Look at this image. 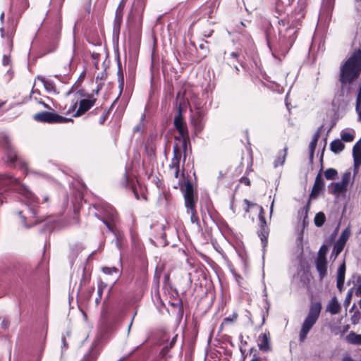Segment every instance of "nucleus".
I'll list each match as a JSON object with an SVG mask.
<instances>
[{
	"label": "nucleus",
	"mask_w": 361,
	"mask_h": 361,
	"mask_svg": "<svg viewBox=\"0 0 361 361\" xmlns=\"http://www.w3.org/2000/svg\"><path fill=\"white\" fill-rule=\"evenodd\" d=\"M361 72V49L355 51L341 66L339 80L343 85L350 84Z\"/></svg>",
	"instance_id": "f257e3e1"
},
{
	"label": "nucleus",
	"mask_w": 361,
	"mask_h": 361,
	"mask_svg": "<svg viewBox=\"0 0 361 361\" xmlns=\"http://www.w3.org/2000/svg\"><path fill=\"white\" fill-rule=\"evenodd\" d=\"M354 178L352 177L350 170L341 174V180L331 183L327 188L329 194L335 197L337 200H345L349 187L353 183Z\"/></svg>",
	"instance_id": "f03ea898"
},
{
	"label": "nucleus",
	"mask_w": 361,
	"mask_h": 361,
	"mask_svg": "<svg viewBox=\"0 0 361 361\" xmlns=\"http://www.w3.org/2000/svg\"><path fill=\"white\" fill-rule=\"evenodd\" d=\"M273 207L274 204H265V208L259 204H247V207L244 208V210L246 212H247L251 207H256L257 210L259 212L258 219L259 221L260 228L257 233L262 241L263 248H264L267 245V238L269 233L265 214L269 212V215L271 218L273 212Z\"/></svg>",
	"instance_id": "7ed1b4c3"
},
{
	"label": "nucleus",
	"mask_w": 361,
	"mask_h": 361,
	"mask_svg": "<svg viewBox=\"0 0 361 361\" xmlns=\"http://www.w3.org/2000/svg\"><path fill=\"white\" fill-rule=\"evenodd\" d=\"M95 210L94 216L101 220L108 229L115 233L116 228L113 224L118 220V214L111 204H92Z\"/></svg>",
	"instance_id": "20e7f679"
},
{
	"label": "nucleus",
	"mask_w": 361,
	"mask_h": 361,
	"mask_svg": "<svg viewBox=\"0 0 361 361\" xmlns=\"http://www.w3.org/2000/svg\"><path fill=\"white\" fill-rule=\"evenodd\" d=\"M322 310V304L319 302H312L310 305V310L307 317H305L300 329L299 339L302 342L307 338V336L316 324Z\"/></svg>",
	"instance_id": "39448f33"
},
{
	"label": "nucleus",
	"mask_w": 361,
	"mask_h": 361,
	"mask_svg": "<svg viewBox=\"0 0 361 361\" xmlns=\"http://www.w3.org/2000/svg\"><path fill=\"white\" fill-rule=\"evenodd\" d=\"M0 185H9L18 187L20 193L22 194L25 199L33 203L39 202V199L24 185H22L18 178H16L9 175H1L0 176Z\"/></svg>",
	"instance_id": "423d86ee"
},
{
	"label": "nucleus",
	"mask_w": 361,
	"mask_h": 361,
	"mask_svg": "<svg viewBox=\"0 0 361 361\" xmlns=\"http://www.w3.org/2000/svg\"><path fill=\"white\" fill-rule=\"evenodd\" d=\"M37 213L38 204H21V208L18 212L25 227H30L40 221L37 218Z\"/></svg>",
	"instance_id": "0eeeda50"
},
{
	"label": "nucleus",
	"mask_w": 361,
	"mask_h": 361,
	"mask_svg": "<svg viewBox=\"0 0 361 361\" xmlns=\"http://www.w3.org/2000/svg\"><path fill=\"white\" fill-rule=\"evenodd\" d=\"M37 121L47 123H66L73 122V119L62 116L55 112L42 111L34 115Z\"/></svg>",
	"instance_id": "6e6552de"
},
{
	"label": "nucleus",
	"mask_w": 361,
	"mask_h": 361,
	"mask_svg": "<svg viewBox=\"0 0 361 361\" xmlns=\"http://www.w3.org/2000/svg\"><path fill=\"white\" fill-rule=\"evenodd\" d=\"M145 8V0H135L130 13L128 17V23H137L138 25L142 23V12Z\"/></svg>",
	"instance_id": "1a4fd4ad"
},
{
	"label": "nucleus",
	"mask_w": 361,
	"mask_h": 361,
	"mask_svg": "<svg viewBox=\"0 0 361 361\" xmlns=\"http://www.w3.org/2000/svg\"><path fill=\"white\" fill-rule=\"evenodd\" d=\"M282 27H279V34L281 42L286 46H291L295 39L296 31L293 27H286L285 23L281 20Z\"/></svg>",
	"instance_id": "9d476101"
},
{
	"label": "nucleus",
	"mask_w": 361,
	"mask_h": 361,
	"mask_svg": "<svg viewBox=\"0 0 361 361\" xmlns=\"http://www.w3.org/2000/svg\"><path fill=\"white\" fill-rule=\"evenodd\" d=\"M173 123L176 129L178 131L179 135L183 140L182 145L185 149L187 145V142L189 140V135L187 126L183 120L180 112L175 116Z\"/></svg>",
	"instance_id": "9b49d317"
},
{
	"label": "nucleus",
	"mask_w": 361,
	"mask_h": 361,
	"mask_svg": "<svg viewBox=\"0 0 361 361\" xmlns=\"http://www.w3.org/2000/svg\"><path fill=\"white\" fill-rule=\"evenodd\" d=\"M4 147L6 153V156L8 157V159L12 164H16V163L19 162L21 165L22 168H26L27 164L24 162H22V161L18 158L16 152L15 150V148L12 145L10 140L7 138H6L4 140Z\"/></svg>",
	"instance_id": "f8f14e48"
},
{
	"label": "nucleus",
	"mask_w": 361,
	"mask_h": 361,
	"mask_svg": "<svg viewBox=\"0 0 361 361\" xmlns=\"http://www.w3.org/2000/svg\"><path fill=\"white\" fill-rule=\"evenodd\" d=\"M184 185L180 183V185H175V188L180 187V190L185 199V203H195V192L192 183L189 180H183Z\"/></svg>",
	"instance_id": "ddd939ff"
},
{
	"label": "nucleus",
	"mask_w": 361,
	"mask_h": 361,
	"mask_svg": "<svg viewBox=\"0 0 361 361\" xmlns=\"http://www.w3.org/2000/svg\"><path fill=\"white\" fill-rule=\"evenodd\" d=\"M73 195L68 201H71V203H81L83 200V192L85 190V185L80 181H75L73 184Z\"/></svg>",
	"instance_id": "4468645a"
},
{
	"label": "nucleus",
	"mask_w": 361,
	"mask_h": 361,
	"mask_svg": "<svg viewBox=\"0 0 361 361\" xmlns=\"http://www.w3.org/2000/svg\"><path fill=\"white\" fill-rule=\"evenodd\" d=\"M101 338L97 337L93 341L88 353L84 356L81 361H96L98 355L100 353V343Z\"/></svg>",
	"instance_id": "2eb2a0df"
},
{
	"label": "nucleus",
	"mask_w": 361,
	"mask_h": 361,
	"mask_svg": "<svg viewBox=\"0 0 361 361\" xmlns=\"http://www.w3.org/2000/svg\"><path fill=\"white\" fill-rule=\"evenodd\" d=\"M324 188V181L321 171L317 175L310 195V200L316 199Z\"/></svg>",
	"instance_id": "dca6fc26"
},
{
	"label": "nucleus",
	"mask_w": 361,
	"mask_h": 361,
	"mask_svg": "<svg viewBox=\"0 0 361 361\" xmlns=\"http://www.w3.org/2000/svg\"><path fill=\"white\" fill-rule=\"evenodd\" d=\"M310 209V204H306L301 210L299 211V221L302 224V230L308 226V212ZM298 240L300 243L302 240V231L299 233Z\"/></svg>",
	"instance_id": "f3484780"
},
{
	"label": "nucleus",
	"mask_w": 361,
	"mask_h": 361,
	"mask_svg": "<svg viewBox=\"0 0 361 361\" xmlns=\"http://www.w3.org/2000/svg\"><path fill=\"white\" fill-rule=\"evenodd\" d=\"M200 212L202 219L204 222H207L209 219H213L214 217L215 211L212 204H199Z\"/></svg>",
	"instance_id": "a211bd4d"
},
{
	"label": "nucleus",
	"mask_w": 361,
	"mask_h": 361,
	"mask_svg": "<svg viewBox=\"0 0 361 361\" xmlns=\"http://www.w3.org/2000/svg\"><path fill=\"white\" fill-rule=\"evenodd\" d=\"M95 99H82L79 104V108L75 113L74 116L78 117L87 111L94 104Z\"/></svg>",
	"instance_id": "6ab92c4d"
},
{
	"label": "nucleus",
	"mask_w": 361,
	"mask_h": 361,
	"mask_svg": "<svg viewBox=\"0 0 361 361\" xmlns=\"http://www.w3.org/2000/svg\"><path fill=\"white\" fill-rule=\"evenodd\" d=\"M316 267L320 278L323 279L326 275L327 271V262L324 256L319 255L317 257Z\"/></svg>",
	"instance_id": "aec40b11"
},
{
	"label": "nucleus",
	"mask_w": 361,
	"mask_h": 361,
	"mask_svg": "<svg viewBox=\"0 0 361 361\" xmlns=\"http://www.w3.org/2000/svg\"><path fill=\"white\" fill-rule=\"evenodd\" d=\"M353 157L354 167L358 169L361 165V139L353 147Z\"/></svg>",
	"instance_id": "412c9836"
},
{
	"label": "nucleus",
	"mask_w": 361,
	"mask_h": 361,
	"mask_svg": "<svg viewBox=\"0 0 361 361\" xmlns=\"http://www.w3.org/2000/svg\"><path fill=\"white\" fill-rule=\"evenodd\" d=\"M1 35V37L6 39V42L7 43V45L10 49H12L13 47V39L12 37L15 32L14 27H8L7 30L6 31L4 27L0 28Z\"/></svg>",
	"instance_id": "4be33fe9"
},
{
	"label": "nucleus",
	"mask_w": 361,
	"mask_h": 361,
	"mask_svg": "<svg viewBox=\"0 0 361 361\" xmlns=\"http://www.w3.org/2000/svg\"><path fill=\"white\" fill-rule=\"evenodd\" d=\"M173 156L171 159L169 168H180V161L182 156V153L179 146L176 144L173 148Z\"/></svg>",
	"instance_id": "5701e85b"
},
{
	"label": "nucleus",
	"mask_w": 361,
	"mask_h": 361,
	"mask_svg": "<svg viewBox=\"0 0 361 361\" xmlns=\"http://www.w3.org/2000/svg\"><path fill=\"white\" fill-rule=\"evenodd\" d=\"M258 347L263 352H268L270 350L269 334L264 333L259 335Z\"/></svg>",
	"instance_id": "b1692460"
},
{
	"label": "nucleus",
	"mask_w": 361,
	"mask_h": 361,
	"mask_svg": "<svg viewBox=\"0 0 361 361\" xmlns=\"http://www.w3.org/2000/svg\"><path fill=\"white\" fill-rule=\"evenodd\" d=\"M345 264L343 262L337 270V288L339 290L343 286L345 281Z\"/></svg>",
	"instance_id": "393cba45"
},
{
	"label": "nucleus",
	"mask_w": 361,
	"mask_h": 361,
	"mask_svg": "<svg viewBox=\"0 0 361 361\" xmlns=\"http://www.w3.org/2000/svg\"><path fill=\"white\" fill-rule=\"evenodd\" d=\"M104 274L114 276V283H116L121 276V271L115 267H104L102 268Z\"/></svg>",
	"instance_id": "a878e982"
},
{
	"label": "nucleus",
	"mask_w": 361,
	"mask_h": 361,
	"mask_svg": "<svg viewBox=\"0 0 361 361\" xmlns=\"http://www.w3.org/2000/svg\"><path fill=\"white\" fill-rule=\"evenodd\" d=\"M187 208V212L190 215L191 222L199 225V216L197 211V204H185Z\"/></svg>",
	"instance_id": "bb28decb"
},
{
	"label": "nucleus",
	"mask_w": 361,
	"mask_h": 361,
	"mask_svg": "<svg viewBox=\"0 0 361 361\" xmlns=\"http://www.w3.org/2000/svg\"><path fill=\"white\" fill-rule=\"evenodd\" d=\"M340 310L341 305L338 303L336 298H332L328 303L326 311L330 312L331 314H336L339 312Z\"/></svg>",
	"instance_id": "cd10ccee"
},
{
	"label": "nucleus",
	"mask_w": 361,
	"mask_h": 361,
	"mask_svg": "<svg viewBox=\"0 0 361 361\" xmlns=\"http://www.w3.org/2000/svg\"><path fill=\"white\" fill-rule=\"evenodd\" d=\"M287 151L288 148L287 147H285L282 151L279 152L277 158L274 162V166L275 168L278 167L279 166H282L284 164L287 156Z\"/></svg>",
	"instance_id": "c85d7f7f"
},
{
	"label": "nucleus",
	"mask_w": 361,
	"mask_h": 361,
	"mask_svg": "<svg viewBox=\"0 0 361 361\" xmlns=\"http://www.w3.org/2000/svg\"><path fill=\"white\" fill-rule=\"evenodd\" d=\"M345 339L349 343L354 345H361V334H357L351 331L347 335Z\"/></svg>",
	"instance_id": "c756f323"
},
{
	"label": "nucleus",
	"mask_w": 361,
	"mask_h": 361,
	"mask_svg": "<svg viewBox=\"0 0 361 361\" xmlns=\"http://www.w3.org/2000/svg\"><path fill=\"white\" fill-rule=\"evenodd\" d=\"M40 92L38 90H32L30 97L34 99L36 102L39 104H42L45 109L49 110H52V108L47 104H46L41 97Z\"/></svg>",
	"instance_id": "7c9ffc66"
},
{
	"label": "nucleus",
	"mask_w": 361,
	"mask_h": 361,
	"mask_svg": "<svg viewBox=\"0 0 361 361\" xmlns=\"http://www.w3.org/2000/svg\"><path fill=\"white\" fill-rule=\"evenodd\" d=\"M344 147V144L340 140H334L330 143L331 150L336 154L342 152Z\"/></svg>",
	"instance_id": "2f4dec72"
},
{
	"label": "nucleus",
	"mask_w": 361,
	"mask_h": 361,
	"mask_svg": "<svg viewBox=\"0 0 361 361\" xmlns=\"http://www.w3.org/2000/svg\"><path fill=\"white\" fill-rule=\"evenodd\" d=\"M37 79L42 82L44 89L48 92H55V87L52 82L47 80L46 78H44L42 76H37Z\"/></svg>",
	"instance_id": "473e14b6"
},
{
	"label": "nucleus",
	"mask_w": 361,
	"mask_h": 361,
	"mask_svg": "<svg viewBox=\"0 0 361 361\" xmlns=\"http://www.w3.org/2000/svg\"><path fill=\"white\" fill-rule=\"evenodd\" d=\"M350 235V226H348L342 231L337 242L342 243L343 245H345L348 239L349 238Z\"/></svg>",
	"instance_id": "72a5a7b5"
},
{
	"label": "nucleus",
	"mask_w": 361,
	"mask_h": 361,
	"mask_svg": "<svg viewBox=\"0 0 361 361\" xmlns=\"http://www.w3.org/2000/svg\"><path fill=\"white\" fill-rule=\"evenodd\" d=\"M169 172L174 178L178 179V185L185 180L183 173L180 174V168H169Z\"/></svg>",
	"instance_id": "f704fd0d"
},
{
	"label": "nucleus",
	"mask_w": 361,
	"mask_h": 361,
	"mask_svg": "<svg viewBox=\"0 0 361 361\" xmlns=\"http://www.w3.org/2000/svg\"><path fill=\"white\" fill-rule=\"evenodd\" d=\"M338 172L335 169L330 168L324 171V176L327 180H335L337 178Z\"/></svg>",
	"instance_id": "c9c22d12"
},
{
	"label": "nucleus",
	"mask_w": 361,
	"mask_h": 361,
	"mask_svg": "<svg viewBox=\"0 0 361 361\" xmlns=\"http://www.w3.org/2000/svg\"><path fill=\"white\" fill-rule=\"evenodd\" d=\"M325 219H326V217H325V215L324 214V213L319 212L315 215V217L314 219V224L317 226L320 227L325 222Z\"/></svg>",
	"instance_id": "e433bc0d"
},
{
	"label": "nucleus",
	"mask_w": 361,
	"mask_h": 361,
	"mask_svg": "<svg viewBox=\"0 0 361 361\" xmlns=\"http://www.w3.org/2000/svg\"><path fill=\"white\" fill-rule=\"evenodd\" d=\"M124 7H125V1H124V0H122L120 2V4L117 8L116 12V20H121Z\"/></svg>",
	"instance_id": "4c0bfd02"
},
{
	"label": "nucleus",
	"mask_w": 361,
	"mask_h": 361,
	"mask_svg": "<svg viewBox=\"0 0 361 361\" xmlns=\"http://www.w3.org/2000/svg\"><path fill=\"white\" fill-rule=\"evenodd\" d=\"M341 136L342 140L346 142H352L354 140V135L350 132L343 131Z\"/></svg>",
	"instance_id": "58836bf2"
},
{
	"label": "nucleus",
	"mask_w": 361,
	"mask_h": 361,
	"mask_svg": "<svg viewBox=\"0 0 361 361\" xmlns=\"http://www.w3.org/2000/svg\"><path fill=\"white\" fill-rule=\"evenodd\" d=\"M344 246L345 245L336 241L332 250V255H334L335 257H337L342 252Z\"/></svg>",
	"instance_id": "ea45409f"
},
{
	"label": "nucleus",
	"mask_w": 361,
	"mask_h": 361,
	"mask_svg": "<svg viewBox=\"0 0 361 361\" xmlns=\"http://www.w3.org/2000/svg\"><path fill=\"white\" fill-rule=\"evenodd\" d=\"M73 206V207H71L70 208V210L71 209L73 210V220L68 222L69 224L78 223V213L79 212L80 207H75L74 204Z\"/></svg>",
	"instance_id": "a19ab883"
},
{
	"label": "nucleus",
	"mask_w": 361,
	"mask_h": 361,
	"mask_svg": "<svg viewBox=\"0 0 361 361\" xmlns=\"http://www.w3.org/2000/svg\"><path fill=\"white\" fill-rule=\"evenodd\" d=\"M317 142L311 141L309 145L310 158L312 159L314 157V150L317 146Z\"/></svg>",
	"instance_id": "79ce46f5"
},
{
	"label": "nucleus",
	"mask_w": 361,
	"mask_h": 361,
	"mask_svg": "<svg viewBox=\"0 0 361 361\" xmlns=\"http://www.w3.org/2000/svg\"><path fill=\"white\" fill-rule=\"evenodd\" d=\"M177 337H178V335H175L171 341H170L169 343H166L164 348H163V350H169V349H171V348H173V345L175 344V343L176 342V340H177Z\"/></svg>",
	"instance_id": "37998d69"
},
{
	"label": "nucleus",
	"mask_w": 361,
	"mask_h": 361,
	"mask_svg": "<svg viewBox=\"0 0 361 361\" xmlns=\"http://www.w3.org/2000/svg\"><path fill=\"white\" fill-rule=\"evenodd\" d=\"M237 317H238V314L234 312V313H233L232 315L224 318V322L225 323L233 322L234 321L236 320Z\"/></svg>",
	"instance_id": "c03bdc74"
},
{
	"label": "nucleus",
	"mask_w": 361,
	"mask_h": 361,
	"mask_svg": "<svg viewBox=\"0 0 361 361\" xmlns=\"http://www.w3.org/2000/svg\"><path fill=\"white\" fill-rule=\"evenodd\" d=\"M322 129H323V126H321L320 127L318 128L317 130L315 132V133L313 135V137L312 140V141L317 142V141L320 137Z\"/></svg>",
	"instance_id": "a18cd8bd"
},
{
	"label": "nucleus",
	"mask_w": 361,
	"mask_h": 361,
	"mask_svg": "<svg viewBox=\"0 0 361 361\" xmlns=\"http://www.w3.org/2000/svg\"><path fill=\"white\" fill-rule=\"evenodd\" d=\"M213 246L216 251L219 252L223 257H224V254L222 248L216 243H213Z\"/></svg>",
	"instance_id": "49530a36"
},
{
	"label": "nucleus",
	"mask_w": 361,
	"mask_h": 361,
	"mask_svg": "<svg viewBox=\"0 0 361 361\" xmlns=\"http://www.w3.org/2000/svg\"><path fill=\"white\" fill-rule=\"evenodd\" d=\"M4 66H8L11 63V59L9 56L4 55L2 61Z\"/></svg>",
	"instance_id": "de8ad7c7"
},
{
	"label": "nucleus",
	"mask_w": 361,
	"mask_h": 361,
	"mask_svg": "<svg viewBox=\"0 0 361 361\" xmlns=\"http://www.w3.org/2000/svg\"><path fill=\"white\" fill-rule=\"evenodd\" d=\"M327 251V247L326 245H322L319 251V255H322L325 257L326 252Z\"/></svg>",
	"instance_id": "09e8293b"
},
{
	"label": "nucleus",
	"mask_w": 361,
	"mask_h": 361,
	"mask_svg": "<svg viewBox=\"0 0 361 361\" xmlns=\"http://www.w3.org/2000/svg\"><path fill=\"white\" fill-rule=\"evenodd\" d=\"M351 296H352V293H351V292H349L345 299V301H344L345 306H348L349 305L350 301L351 300Z\"/></svg>",
	"instance_id": "8fccbe9b"
},
{
	"label": "nucleus",
	"mask_w": 361,
	"mask_h": 361,
	"mask_svg": "<svg viewBox=\"0 0 361 361\" xmlns=\"http://www.w3.org/2000/svg\"><path fill=\"white\" fill-rule=\"evenodd\" d=\"M240 181L241 183H243L246 185H250V181L249 180V178H247L246 177L241 178Z\"/></svg>",
	"instance_id": "3c124183"
},
{
	"label": "nucleus",
	"mask_w": 361,
	"mask_h": 361,
	"mask_svg": "<svg viewBox=\"0 0 361 361\" xmlns=\"http://www.w3.org/2000/svg\"><path fill=\"white\" fill-rule=\"evenodd\" d=\"M355 110L358 115V120H359V121L361 122V106H359V107H358V106H356Z\"/></svg>",
	"instance_id": "603ef678"
},
{
	"label": "nucleus",
	"mask_w": 361,
	"mask_h": 361,
	"mask_svg": "<svg viewBox=\"0 0 361 361\" xmlns=\"http://www.w3.org/2000/svg\"><path fill=\"white\" fill-rule=\"evenodd\" d=\"M1 325L3 329H6L9 326V322L8 321L4 319L2 321Z\"/></svg>",
	"instance_id": "864d4df0"
},
{
	"label": "nucleus",
	"mask_w": 361,
	"mask_h": 361,
	"mask_svg": "<svg viewBox=\"0 0 361 361\" xmlns=\"http://www.w3.org/2000/svg\"><path fill=\"white\" fill-rule=\"evenodd\" d=\"M88 283V279L85 276V271H83V276L80 281V285H85Z\"/></svg>",
	"instance_id": "5fc2aeb1"
},
{
	"label": "nucleus",
	"mask_w": 361,
	"mask_h": 361,
	"mask_svg": "<svg viewBox=\"0 0 361 361\" xmlns=\"http://www.w3.org/2000/svg\"><path fill=\"white\" fill-rule=\"evenodd\" d=\"M265 302H266L265 310H266V314L267 315L268 314V312H269V307H270V302H269V301L267 299H265Z\"/></svg>",
	"instance_id": "6e6d98bb"
},
{
	"label": "nucleus",
	"mask_w": 361,
	"mask_h": 361,
	"mask_svg": "<svg viewBox=\"0 0 361 361\" xmlns=\"http://www.w3.org/2000/svg\"><path fill=\"white\" fill-rule=\"evenodd\" d=\"M203 124L201 122H200L195 125V128L197 130H201L203 128Z\"/></svg>",
	"instance_id": "4d7b16f0"
},
{
	"label": "nucleus",
	"mask_w": 361,
	"mask_h": 361,
	"mask_svg": "<svg viewBox=\"0 0 361 361\" xmlns=\"http://www.w3.org/2000/svg\"><path fill=\"white\" fill-rule=\"evenodd\" d=\"M296 15L298 16L299 18H303L305 16V11L302 9H300Z\"/></svg>",
	"instance_id": "13d9d810"
},
{
	"label": "nucleus",
	"mask_w": 361,
	"mask_h": 361,
	"mask_svg": "<svg viewBox=\"0 0 361 361\" xmlns=\"http://www.w3.org/2000/svg\"><path fill=\"white\" fill-rule=\"evenodd\" d=\"M250 361H262V360L256 355H254L252 359Z\"/></svg>",
	"instance_id": "bf43d9fd"
},
{
	"label": "nucleus",
	"mask_w": 361,
	"mask_h": 361,
	"mask_svg": "<svg viewBox=\"0 0 361 361\" xmlns=\"http://www.w3.org/2000/svg\"><path fill=\"white\" fill-rule=\"evenodd\" d=\"M102 293H103V288H101V287H99L98 290H97V295H98V296H100L102 298Z\"/></svg>",
	"instance_id": "052dcab7"
},
{
	"label": "nucleus",
	"mask_w": 361,
	"mask_h": 361,
	"mask_svg": "<svg viewBox=\"0 0 361 361\" xmlns=\"http://www.w3.org/2000/svg\"><path fill=\"white\" fill-rule=\"evenodd\" d=\"M123 78H122L121 80V82L119 84V87L121 89L120 94L121 93V92L123 90Z\"/></svg>",
	"instance_id": "680f3d73"
},
{
	"label": "nucleus",
	"mask_w": 361,
	"mask_h": 361,
	"mask_svg": "<svg viewBox=\"0 0 361 361\" xmlns=\"http://www.w3.org/2000/svg\"><path fill=\"white\" fill-rule=\"evenodd\" d=\"M102 300V298L100 296H98L95 299V303L97 305H98L100 303V301Z\"/></svg>",
	"instance_id": "e2e57ef3"
},
{
	"label": "nucleus",
	"mask_w": 361,
	"mask_h": 361,
	"mask_svg": "<svg viewBox=\"0 0 361 361\" xmlns=\"http://www.w3.org/2000/svg\"><path fill=\"white\" fill-rule=\"evenodd\" d=\"M77 105H78L77 102L74 103L72 105L71 108L68 110V111H74L75 109V108L77 107Z\"/></svg>",
	"instance_id": "0e129e2a"
},
{
	"label": "nucleus",
	"mask_w": 361,
	"mask_h": 361,
	"mask_svg": "<svg viewBox=\"0 0 361 361\" xmlns=\"http://www.w3.org/2000/svg\"><path fill=\"white\" fill-rule=\"evenodd\" d=\"M133 319H134V317L132 318V319H131V321H130V324H129L128 329V333H129V332H130V328H131V326H132V324H133Z\"/></svg>",
	"instance_id": "69168bd1"
},
{
	"label": "nucleus",
	"mask_w": 361,
	"mask_h": 361,
	"mask_svg": "<svg viewBox=\"0 0 361 361\" xmlns=\"http://www.w3.org/2000/svg\"><path fill=\"white\" fill-rule=\"evenodd\" d=\"M357 291L359 292L360 295H361V284H360L357 287Z\"/></svg>",
	"instance_id": "338daca9"
},
{
	"label": "nucleus",
	"mask_w": 361,
	"mask_h": 361,
	"mask_svg": "<svg viewBox=\"0 0 361 361\" xmlns=\"http://www.w3.org/2000/svg\"><path fill=\"white\" fill-rule=\"evenodd\" d=\"M231 56L233 57V58H236L238 56V54L235 53V52H233L231 53Z\"/></svg>",
	"instance_id": "774afa93"
}]
</instances>
